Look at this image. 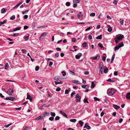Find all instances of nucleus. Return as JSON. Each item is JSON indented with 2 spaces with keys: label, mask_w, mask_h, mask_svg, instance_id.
<instances>
[{
  "label": "nucleus",
  "mask_w": 130,
  "mask_h": 130,
  "mask_svg": "<svg viewBox=\"0 0 130 130\" xmlns=\"http://www.w3.org/2000/svg\"><path fill=\"white\" fill-rule=\"evenodd\" d=\"M95 87V84L94 82H91V88H94Z\"/></svg>",
  "instance_id": "obj_29"
},
{
  "label": "nucleus",
  "mask_w": 130,
  "mask_h": 130,
  "mask_svg": "<svg viewBox=\"0 0 130 130\" xmlns=\"http://www.w3.org/2000/svg\"><path fill=\"white\" fill-rule=\"evenodd\" d=\"M47 32H44L41 35V36H46L47 34Z\"/></svg>",
  "instance_id": "obj_39"
},
{
  "label": "nucleus",
  "mask_w": 130,
  "mask_h": 130,
  "mask_svg": "<svg viewBox=\"0 0 130 130\" xmlns=\"http://www.w3.org/2000/svg\"><path fill=\"white\" fill-rule=\"evenodd\" d=\"M54 118L53 117H51L49 118V120L51 121H53L54 120Z\"/></svg>",
  "instance_id": "obj_54"
},
{
  "label": "nucleus",
  "mask_w": 130,
  "mask_h": 130,
  "mask_svg": "<svg viewBox=\"0 0 130 130\" xmlns=\"http://www.w3.org/2000/svg\"><path fill=\"white\" fill-rule=\"evenodd\" d=\"M94 100L95 101H99L100 100V99L98 98H97L96 97H94Z\"/></svg>",
  "instance_id": "obj_40"
},
{
  "label": "nucleus",
  "mask_w": 130,
  "mask_h": 130,
  "mask_svg": "<svg viewBox=\"0 0 130 130\" xmlns=\"http://www.w3.org/2000/svg\"><path fill=\"white\" fill-rule=\"evenodd\" d=\"M73 7L74 8H76L77 6V4L76 3H73Z\"/></svg>",
  "instance_id": "obj_61"
},
{
  "label": "nucleus",
  "mask_w": 130,
  "mask_h": 130,
  "mask_svg": "<svg viewBox=\"0 0 130 130\" xmlns=\"http://www.w3.org/2000/svg\"><path fill=\"white\" fill-rule=\"evenodd\" d=\"M127 99L130 100V92L128 93L126 95Z\"/></svg>",
  "instance_id": "obj_14"
},
{
  "label": "nucleus",
  "mask_w": 130,
  "mask_h": 130,
  "mask_svg": "<svg viewBox=\"0 0 130 130\" xmlns=\"http://www.w3.org/2000/svg\"><path fill=\"white\" fill-rule=\"evenodd\" d=\"M61 89V88L60 87H58L56 88V90L57 91H60Z\"/></svg>",
  "instance_id": "obj_56"
},
{
  "label": "nucleus",
  "mask_w": 130,
  "mask_h": 130,
  "mask_svg": "<svg viewBox=\"0 0 130 130\" xmlns=\"http://www.w3.org/2000/svg\"><path fill=\"white\" fill-rule=\"evenodd\" d=\"M35 26V23H34L32 25V27L33 29L34 28Z\"/></svg>",
  "instance_id": "obj_57"
},
{
  "label": "nucleus",
  "mask_w": 130,
  "mask_h": 130,
  "mask_svg": "<svg viewBox=\"0 0 130 130\" xmlns=\"http://www.w3.org/2000/svg\"><path fill=\"white\" fill-rule=\"evenodd\" d=\"M88 99L87 98H86L84 100L83 102L84 103H89L88 101Z\"/></svg>",
  "instance_id": "obj_22"
},
{
  "label": "nucleus",
  "mask_w": 130,
  "mask_h": 130,
  "mask_svg": "<svg viewBox=\"0 0 130 130\" xmlns=\"http://www.w3.org/2000/svg\"><path fill=\"white\" fill-rule=\"evenodd\" d=\"M75 98H76V102H80V101L81 97L78 94H77L76 95L75 97Z\"/></svg>",
  "instance_id": "obj_3"
},
{
  "label": "nucleus",
  "mask_w": 130,
  "mask_h": 130,
  "mask_svg": "<svg viewBox=\"0 0 130 130\" xmlns=\"http://www.w3.org/2000/svg\"><path fill=\"white\" fill-rule=\"evenodd\" d=\"M60 118V117L58 116H57L56 117L55 119L56 120H59Z\"/></svg>",
  "instance_id": "obj_46"
},
{
  "label": "nucleus",
  "mask_w": 130,
  "mask_h": 130,
  "mask_svg": "<svg viewBox=\"0 0 130 130\" xmlns=\"http://www.w3.org/2000/svg\"><path fill=\"white\" fill-rule=\"evenodd\" d=\"M87 86L88 87V86L87 85H84L82 86V87L84 88H86Z\"/></svg>",
  "instance_id": "obj_59"
},
{
  "label": "nucleus",
  "mask_w": 130,
  "mask_h": 130,
  "mask_svg": "<svg viewBox=\"0 0 130 130\" xmlns=\"http://www.w3.org/2000/svg\"><path fill=\"white\" fill-rule=\"evenodd\" d=\"M116 91V90L114 88L109 89L107 90V92L109 95H111L115 93Z\"/></svg>",
  "instance_id": "obj_2"
},
{
  "label": "nucleus",
  "mask_w": 130,
  "mask_h": 130,
  "mask_svg": "<svg viewBox=\"0 0 130 130\" xmlns=\"http://www.w3.org/2000/svg\"><path fill=\"white\" fill-rule=\"evenodd\" d=\"M12 123H11L8 124L7 125H5V127H8L9 126H10L11 125H12Z\"/></svg>",
  "instance_id": "obj_52"
},
{
  "label": "nucleus",
  "mask_w": 130,
  "mask_h": 130,
  "mask_svg": "<svg viewBox=\"0 0 130 130\" xmlns=\"http://www.w3.org/2000/svg\"><path fill=\"white\" fill-rule=\"evenodd\" d=\"M88 123H86L84 127V128H86L88 129H90V127L88 125Z\"/></svg>",
  "instance_id": "obj_11"
},
{
  "label": "nucleus",
  "mask_w": 130,
  "mask_h": 130,
  "mask_svg": "<svg viewBox=\"0 0 130 130\" xmlns=\"http://www.w3.org/2000/svg\"><path fill=\"white\" fill-rule=\"evenodd\" d=\"M54 79L55 80H58L59 79H62V78H60L59 76H55L54 78Z\"/></svg>",
  "instance_id": "obj_15"
},
{
  "label": "nucleus",
  "mask_w": 130,
  "mask_h": 130,
  "mask_svg": "<svg viewBox=\"0 0 130 130\" xmlns=\"http://www.w3.org/2000/svg\"><path fill=\"white\" fill-rule=\"evenodd\" d=\"M49 106H47L45 104H44L42 106H41V109H42V107H48Z\"/></svg>",
  "instance_id": "obj_35"
},
{
  "label": "nucleus",
  "mask_w": 130,
  "mask_h": 130,
  "mask_svg": "<svg viewBox=\"0 0 130 130\" xmlns=\"http://www.w3.org/2000/svg\"><path fill=\"white\" fill-rule=\"evenodd\" d=\"M76 121V120L75 119H71L70 120V121L73 123H75Z\"/></svg>",
  "instance_id": "obj_28"
},
{
  "label": "nucleus",
  "mask_w": 130,
  "mask_h": 130,
  "mask_svg": "<svg viewBox=\"0 0 130 130\" xmlns=\"http://www.w3.org/2000/svg\"><path fill=\"white\" fill-rule=\"evenodd\" d=\"M13 89L11 88H9L8 89L7 92L9 95H11L12 94V93H13Z\"/></svg>",
  "instance_id": "obj_4"
},
{
  "label": "nucleus",
  "mask_w": 130,
  "mask_h": 130,
  "mask_svg": "<svg viewBox=\"0 0 130 130\" xmlns=\"http://www.w3.org/2000/svg\"><path fill=\"white\" fill-rule=\"evenodd\" d=\"M50 114L53 117H55L56 115L55 113L52 112H51Z\"/></svg>",
  "instance_id": "obj_26"
},
{
  "label": "nucleus",
  "mask_w": 130,
  "mask_h": 130,
  "mask_svg": "<svg viewBox=\"0 0 130 130\" xmlns=\"http://www.w3.org/2000/svg\"><path fill=\"white\" fill-rule=\"evenodd\" d=\"M72 82L75 84H80V82L79 81L76 80H74L72 81Z\"/></svg>",
  "instance_id": "obj_12"
},
{
  "label": "nucleus",
  "mask_w": 130,
  "mask_h": 130,
  "mask_svg": "<svg viewBox=\"0 0 130 130\" xmlns=\"http://www.w3.org/2000/svg\"><path fill=\"white\" fill-rule=\"evenodd\" d=\"M120 48V47L118 45H116L115 47V50L116 51V50H118Z\"/></svg>",
  "instance_id": "obj_19"
},
{
  "label": "nucleus",
  "mask_w": 130,
  "mask_h": 130,
  "mask_svg": "<svg viewBox=\"0 0 130 130\" xmlns=\"http://www.w3.org/2000/svg\"><path fill=\"white\" fill-rule=\"evenodd\" d=\"M15 99V98L11 97H8L6 98L5 99V100H9L11 101H14Z\"/></svg>",
  "instance_id": "obj_8"
},
{
  "label": "nucleus",
  "mask_w": 130,
  "mask_h": 130,
  "mask_svg": "<svg viewBox=\"0 0 130 130\" xmlns=\"http://www.w3.org/2000/svg\"><path fill=\"white\" fill-rule=\"evenodd\" d=\"M118 45L120 47L123 46H124L123 42H121L119 43V45Z\"/></svg>",
  "instance_id": "obj_32"
},
{
  "label": "nucleus",
  "mask_w": 130,
  "mask_h": 130,
  "mask_svg": "<svg viewBox=\"0 0 130 130\" xmlns=\"http://www.w3.org/2000/svg\"><path fill=\"white\" fill-rule=\"evenodd\" d=\"M113 107L114 108L116 109H117L120 108L119 106L115 104L113 105Z\"/></svg>",
  "instance_id": "obj_13"
},
{
  "label": "nucleus",
  "mask_w": 130,
  "mask_h": 130,
  "mask_svg": "<svg viewBox=\"0 0 130 130\" xmlns=\"http://www.w3.org/2000/svg\"><path fill=\"white\" fill-rule=\"evenodd\" d=\"M21 28V27H17L14 29L13 30V31H15L17 30H20Z\"/></svg>",
  "instance_id": "obj_16"
},
{
  "label": "nucleus",
  "mask_w": 130,
  "mask_h": 130,
  "mask_svg": "<svg viewBox=\"0 0 130 130\" xmlns=\"http://www.w3.org/2000/svg\"><path fill=\"white\" fill-rule=\"evenodd\" d=\"M69 72H70L71 73V74H72V75H75V73L74 72H72V71L71 70H69Z\"/></svg>",
  "instance_id": "obj_45"
},
{
  "label": "nucleus",
  "mask_w": 130,
  "mask_h": 130,
  "mask_svg": "<svg viewBox=\"0 0 130 130\" xmlns=\"http://www.w3.org/2000/svg\"><path fill=\"white\" fill-rule=\"evenodd\" d=\"M66 5L67 6H69L70 5V3L69 2H67L66 3Z\"/></svg>",
  "instance_id": "obj_48"
},
{
  "label": "nucleus",
  "mask_w": 130,
  "mask_h": 130,
  "mask_svg": "<svg viewBox=\"0 0 130 130\" xmlns=\"http://www.w3.org/2000/svg\"><path fill=\"white\" fill-rule=\"evenodd\" d=\"M95 13H91L90 14V16L91 17H94L95 16Z\"/></svg>",
  "instance_id": "obj_50"
},
{
  "label": "nucleus",
  "mask_w": 130,
  "mask_h": 130,
  "mask_svg": "<svg viewBox=\"0 0 130 130\" xmlns=\"http://www.w3.org/2000/svg\"><path fill=\"white\" fill-rule=\"evenodd\" d=\"M55 84L56 85H57L58 84H62L63 83V82L62 81H61L59 82H57L56 81H54Z\"/></svg>",
  "instance_id": "obj_21"
},
{
  "label": "nucleus",
  "mask_w": 130,
  "mask_h": 130,
  "mask_svg": "<svg viewBox=\"0 0 130 130\" xmlns=\"http://www.w3.org/2000/svg\"><path fill=\"white\" fill-rule=\"evenodd\" d=\"M71 40L72 42H74L76 41V39L75 38H72Z\"/></svg>",
  "instance_id": "obj_41"
},
{
  "label": "nucleus",
  "mask_w": 130,
  "mask_h": 130,
  "mask_svg": "<svg viewBox=\"0 0 130 130\" xmlns=\"http://www.w3.org/2000/svg\"><path fill=\"white\" fill-rule=\"evenodd\" d=\"M88 38L89 39H92V36L91 35H88Z\"/></svg>",
  "instance_id": "obj_64"
},
{
  "label": "nucleus",
  "mask_w": 130,
  "mask_h": 130,
  "mask_svg": "<svg viewBox=\"0 0 130 130\" xmlns=\"http://www.w3.org/2000/svg\"><path fill=\"white\" fill-rule=\"evenodd\" d=\"M6 20H4L3 22H0V25L1 26L3 24L5 23L6 22Z\"/></svg>",
  "instance_id": "obj_18"
},
{
  "label": "nucleus",
  "mask_w": 130,
  "mask_h": 130,
  "mask_svg": "<svg viewBox=\"0 0 130 130\" xmlns=\"http://www.w3.org/2000/svg\"><path fill=\"white\" fill-rule=\"evenodd\" d=\"M102 35H100L96 37V39H102Z\"/></svg>",
  "instance_id": "obj_31"
},
{
  "label": "nucleus",
  "mask_w": 130,
  "mask_h": 130,
  "mask_svg": "<svg viewBox=\"0 0 130 130\" xmlns=\"http://www.w3.org/2000/svg\"><path fill=\"white\" fill-rule=\"evenodd\" d=\"M114 75L115 76H117L118 75L117 71H115L114 73Z\"/></svg>",
  "instance_id": "obj_58"
},
{
  "label": "nucleus",
  "mask_w": 130,
  "mask_h": 130,
  "mask_svg": "<svg viewBox=\"0 0 130 130\" xmlns=\"http://www.w3.org/2000/svg\"><path fill=\"white\" fill-rule=\"evenodd\" d=\"M59 112L60 114L62 115L63 116H64V117H66V118H68L67 116L66 115V114L65 113L63 112L62 110H60L59 111Z\"/></svg>",
  "instance_id": "obj_7"
},
{
  "label": "nucleus",
  "mask_w": 130,
  "mask_h": 130,
  "mask_svg": "<svg viewBox=\"0 0 130 130\" xmlns=\"http://www.w3.org/2000/svg\"><path fill=\"white\" fill-rule=\"evenodd\" d=\"M19 33H15V34H11V36H17L18 35Z\"/></svg>",
  "instance_id": "obj_44"
},
{
  "label": "nucleus",
  "mask_w": 130,
  "mask_h": 130,
  "mask_svg": "<svg viewBox=\"0 0 130 130\" xmlns=\"http://www.w3.org/2000/svg\"><path fill=\"white\" fill-rule=\"evenodd\" d=\"M82 46L83 47L85 48L87 46V43L85 42L82 44Z\"/></svg>",
  "instance_id": "obj_17"
},
{
  "label": "nucleus",
  "mask_w": 130,
  "mask_h": 130,
  "mask_svg": "<svg viewBox=\"0 0 130 130\" xmlns=\"http://www.w3.org/2000/svg\"><path fill=\"white\" fill-rule=\"evenodd\" d=\"M39 117H40V119H43L45 118V116L44 115H41L40 116H39Z\"/></svg>",
  "instance_id": "obj_27"
},
{
  "label": "nucleus",
  "mask_w": 130,
  "mask_h": 130,
  "mask_svg": "<svg viewBox=\"0 0 130 130\" xmlns=\"http://www.w3.org/2000/svg\"><path fill=\"white\" fill-rule=\"evenodd\" d=\"M99 74H101V73H100V72H101V74H102L104 67L103 66H99Z\"/></svg>",
  "instance_id": "obj_5"
},
{
  "label": "nucleus",
  "mask_w": 130,
  "mask_h": 130,
  "mask_svg": "<svg viewBox=\"0 0 130 130\" xmlns=\"http://www.w3.org/2000/svg\"><path fill=\"white\" fill-rule=\"evenodd\" d=\"M61 73L62 74V75L63 76H65L66 75V73L65 71H62Z\"/></svg>",
  "instance_id": "obj_47"
},
{
  "label": "nucleus",
  "mask_w": 130,
  "mask_h": 130,
  "mask_svg": "<svg viewBox=\"0 0 130 130\" xmlns=\"http://www.w3.org/2000/svg\"><path fill=\"white\" fill-rule=\"evenodd\" d=\"M28 26L27 25H25L24 27V29L26 30L28 28Z\"/></svg>",
  "instance_id": "obj_55"
},
{
  "label": "nucleus",
  "mask_w": 130,
  "mask_h": 130,
  "mask_svg": "<svg viewBox=\"0 0 130 130\" xmlns=\"http://www.w3.org/2000/svg\"><path fill=\"white\" fill-rule=\"evenodd\" d=\"M15 18V16L14 15H13L10 18V20H13Z\"/></svg>",
  "instance_id": "obj_49"
},
{
  "label": "nucleus",
  "mask_w": 130,
  "mask_h": 130,
  "mask_svg": "<svg viewBox=\"0 0 130 130\" xmlns=\"http://www.w3.org/2000/svg\"><path fill=\"white\" fill-rule=\"evenodd\" d=\"M29 11V9L27 10L26 11H25L23 12H22V13L23 14H26Z\"/></svg>",
  "instance_id": "obj_43"
},
{
  "label": "nucleus",
  "mask_w": 130,
  "mask_h": 130,
  "mask_svg": "<svg viewBox=\"0 0 130 130\" xmlns=\"http://www.w3.org/2000/svg\"><path fill=\"white\" fill-rule=\"evenodd\" d=\"M113 3L114 4L116 5L117 3V1L116 0H114L113 2Z\"/></svg>",
  "instance_id": "obj_42"
},
{
  "label": "nucleus",
  "mask_w": 130,
  "mask_h": 130,
  "mask_svg": "<svg viewBox=\"0 0 130 130\" xmlns=\"http://www.w3.org/2000/svg\"><path fill=\"white\" fill-rule=\"evenodd\" d=\"M108 30L109 32H111L112 30V29L111 27H109L108 29Z\"/></svg>",
  "instance_id": "obj_60"
},
{
  "label": "nucleus",
  "mask_w": 130,
  "mask_h": 130,
  "mask_svg": "<svg viewBox=\"0 0 130 130\" xmlns=\"http://www.w3.org/2000/svg\"><path fill=\"white\" fill-rule=\"evenodd\" d=\"M31 98H32V97H31V96H30V95H29V94H28V93H27V99H31Z\"/></svg>",
  "instance_id": "obj_38"
},
{
  "label": "nucleus",
  "mask_w": 130,
  "mask_h": 130,
  "mask_svg": "<svg viewBox=\"0 0 130 130\" xmlns=\"http://www.w3.org/2000/svg\"><path fill=\"white\" fill-rule=\"evenodd\" d=\"M1 12L2 13H4L6 12V10L4 8L2 9L1 11Z\"/></svg>",
  "instance_id": "obj_37"
},
{
  "label": "nucleus",
  "mask_w": 130,
  "mask_h": 130,
  "mask_svg": "<svg viewBox=\"0 0 130 130\" xmlns=\"http://www.w3.org/2000/svg\"><path fill=\"white\" fill-rule=\"evenodd\" d=\"M77 16L80 19L82 20L83 19V15L81 12H80L79 13Z\"/></svg>",
  "instance_id": "obj_6"
},
{
  "label": "nucleus",
  "mask_w": 130,
  "mask_h": 130,
  "mask_svg": "<svg viewBox=\"0 0 130 130\" xmlns=\"http://www.w3.org/2000/svg\"><path fill=\"white\" fill-rule=\"evenodd\" d=\"M49 114V112H45L43 113V115L44 116H48Z\"/></svg>",
  "instance_id": "obj_51"
},
{
  "label": "nucleus",
  "mask_w": 130,
  "mask_h": 130,
  "mask_svg": "<svg viewBox=\"0 0 130 130\" xmlns=\"http://www.w3.org/2000/svg\"><path fill=\"white\" fill-rule=\"evenodd\" d=\"M80 1V0H73V3H78Z\"/></svg>",
  "instance_id": "obj_20"
},
{
  "label": "nucleus",
  "mask_w": 130,
  "mask_h": 130,
  "mask_svg": "<svg viewBox=\"0 0 130 130\" xmlns=\"http://www.w3.org/2000/svg\"><path fill=\"white\" fill-rule=\"evenodd\" d=\"M115 54H113V55L112 56V58L111 59V63H112L114 59V58H115Z\"/></svg>",
  "instance_id": "obj_23"
},
{
  "label": "nucleus",
  "mask_w": 130,
  "mask_h": 130,
  "mask_svg": "<svg viewBox=\"0 0 130 130\" xmlns=\"http://www.w3.org/2000/svg\"><path fill=\"white\" fill-rule=\"evenodd\" d=\"M108 69L107 68H105L104 70V72L105 73H108Z\"/></svg>",
  "instance_id": "obj_24"
},
{
  "label": "nucleus",
  "mask_w": 130,
  "mask_h": 130,
  "mask_svg": "<svg viewBox=\"0 0 130 130\" xmlns=\"http://www.w3.org/2000/svg\"><path fill=\"white\" fill-rule=\"evenodd\" d=\"M79 123L80 125L81 126H82L83 125V124L84 123L81 120H80L79 121Z\"/></svg>",
  "instance_id": "obj_30"
},
{
  "label": "nucleus",
  "mask_w": 130,
  "mask_h": 130,
  "mask_svg": "<svg viewBox=\"0 0 130 130\" xmlns=\"http://www.w3.org/2000/svg\"><path fill=\"white\" fill-rule=\"evenodd\" d=\"M82 55L81 53H79L75 56V58L77 59H79L80 57Z\"/></svg>",
  "instance_id": "obj_10"
},
{
  "label": "nucleus",
  "mask_w": 130,
  "mask_h": 130,
  "mask_svg": "<svg viewBox=\"0 0 130 130\" xmlns=\"http://www.w3.org/2000/svg\"><path fill=\"white\" fill-rule=\"evenodd\" d=\"M123 37V35L121 34L117 35L115 39V42L116 44H117L121 40H122Z\"/></svg>",
  "instance_id": "obj_1"
},
{
  "label": "nucleus",
  "mask_w": 130,
  "mask_h": 130,
  "mask_svg": "<svg viewBox=\"0 0 130 130\" xmlns=\"http://www.w3.org/2000/svg\"><path fill=\"white\" fill-rule=\"evenodd\" d=\"M90 29H91V27H88L87 28L85 29V31H88V30H90Z\"/></svg>",
  "instance_id": "obj_63"
},
{
  "label": "nucleus",
  "mask_w": 130,
  "mask_h": 130,
  "mask_svg": "<svg viewBox=\"0 0 130 130\" xmlns=\"http://www.w3.org/2000/svg\"><path fill=\"white\" fill-rule=\"evenodd\" d=\"M29 128L30 127L29 126H26L24 128L23 130H29Z\"/></svg>",
  "instance_id": "obj_33"
},
{
  "label": "nucleus",
  "mask_w": 130,
  "mask_h": 130,
  "mask_svg": "<svg viewBox=\"0 0 130 130\" xmlns=\"http://www.w3.org/2000/svg\"><path fill=\"white\" fill-rule=\"evenodd\" d=\"M29 35H28V36H26L25 37H24V39H25V40H27L29 39Z\"/></svg>",
  "instance_id": "obj_36"
},
{
  "label": "nucleus",
  "mask_w": 130,
  "mask_h": 130,
  "mask_svg": "<svg viewBox=\"0 0 130 130\" xmlns=\"http://www.w3.org/2000/svg\"><path fill=\"white\" fill-rule=\"evenodd\" d=\"M106 59V57L104 56H103L102 57V60L104 61H105Z\"/></svg>",
  "instance_id": "obj_62"
},
{
  "label": "nucleus",
  "mask_w": 130,
  "mask_h": 130,
  "mask_svg": "<svg viewBox=\"0 0 130 130\" xmlns=\"http://www.w3.org/2000/svg\"><path fill=\"white\" fill-rule=\"evenodd\" d=\"M39 69V67L38 66H37L35 67V69L36 71H38Z\"/></svg>",
  "instance_id": "obj_53"
},
{
  "label": "nucleus",
  "mask_w": 130,
  "mask_h": 130,
  "mask_svg": "<svg viewBox=\"0 0 130 130\" xmlns=\"http://www.w3.org/2000/svg\"><path fill=\"white\" fill-rule=\"evenodd\" d=\"M120 21L121 24L122 25H123V22H124V20L123 19H120Z\"/></svg>",
  "instance_id": "obj_25"
},
{
  "label": "nucleus",
  "mask_w": 130,
  "mask_h": 130,
  "mask_svg": "<svg viewBox=\"0 0 130 130\" xmlns=\"http://www.w3.org/2000/svg\"><path fill=\"white\" fill-rule=\"evenodd\" d=\"M47 26L44 25V26H39L37 28H45V27H47Z\"/></svg>",
  "instance_id": "obj_34"
},
{
  "label": "nucleus",
  "mask_w": 130,
  "mask_h": 130,
  "mask_svg": "<svg viewBox=\"0 0 130 130\" xmlns=\"http://www.w3.org/2000/svg\"><path fill=\"white\" fill-rule=\"evenodd\" d=\"M100 55H98L96 56L91 57V59H99L100 58Z\"/></svg>",
  "instance_id": "obj_9"
}]
</instances>
